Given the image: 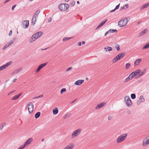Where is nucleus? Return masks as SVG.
Returning <instances> with one entry per match:
<instances>
[{
  "label": "nucleus",
  "instance_id": "obj_1",
  "mask_svg": "<svg viewBox=\"0 0 149 149\" xmlns=\"http://www.w3.org/2000/svg\"><path fill=\"white\" fill-rule=\"evenodd\" d=\"M130 17H128L122 19L118 22V26L120 27H122L125 26L130 20Z\"/></svg>",
  "mask_w": 149,
  "mask_h": 149
},
{
  "label": "nucleus",
  "instance_id": "obj_2",
  "mask_svg": "<svg viewBox=\"0 0 149 149\" xmlns=\"http://www.w3.org/2000/svg\"><path fill=\"white\" fill-rule=\"evenodd\" d=\"M69 6V5L67 3H61L58 6L59 8L62 11L66 10Z\"/></svg>",
  "mask_w": 149,
  "mask_h": 149
},
{
  "label": "nucleus",
  "instance_id": "obj_3",
  "mask_svg": "<svg viewBox=\"0 0 149 149\" xmlns=\"http://www.w3.org/2000/svg\"><path fill=\"white\" fill-rule=\"evenodd\" d=\"M125 54V52H123L118 54L113 60L112 62L114 63L120 60L124 56Z\"/></svg>",
  "mask_w": 149,
  "mask_h": 149
},
{
  "label": "nucleus",
  "instance_id": "obj_4",
  "mask_svg": "<svg viewBox=\"0 0 149 149\" xmlns=\"http://www.w3.org/2000/svg\"><path fill=\"white\" fill-rule=\"evenodd\" d=\"M127 135V133H125L120 136L117 138L116 141L117 143H120L124 140L126 139Z\"/></svg>",
  "mask_w": 149,
  "mask_h": 149
},
{
  "label": "nucleus",
  "instance_id": "obj_5",
  "mask_svg": "<svg viewBox=\"0 0 149 149\" xmlns=\"http://www.w3.org/2000/svg\"><path fill=\"white\" fill-rule=\"evenodd\" d=\"M81 131L82 130L81 129H79L74 131L72 134V138L73 139L79 135Z\"/></svg>",
  "mask_w": 149,
  "mask_h": 149
},
{
  "label": "nucleus",
  "instance_id": "obj_6",
  "mask_svg": "<svg viewBox=\"0 0 149 149\" xmlns=\"http://www.w3.org/2000/svg\"><path fill=\"white\" fill-rule=\"evenodd\" d=\"M124 101L127 107H130L132 104V102L130 97L125 96L124 98Z\"/></svg>",
  "mask_w": 149,
  "mask_h": 149
},
{
  "label": "nucleus",
  "instance_id": "obj_7",
  "mask_svg": "<svg viewBox=\"0 0 149 149\" xmlns=\"http://www.w3.org/2000/svg\"><path fill=\"white\" fill-rule=\"evenodd\" d=\"M27 107L30 114L31 113L33 110L34 105L32 102H29L27 105Z\"/></svg>",
  "mask_w": 149,
  "mask_h": 149
},
{
  "label": "nucleus",
  "instance_id": "obj_8",
  "mask_svg": "<svg viewBox=\"0 0 149 149\" xmlns=\"http://www.w3.org/2000/svg\"><path fill=\"white\" fill-rule=\"evenodd\" d=\"M149 144V135L146 137L143 140L142 145L145 147Z\"/></svg>",
  "mask_w": 149,
  "mask_h": 149
},
{
  "label": "nucleus",
  "instance_id": "obj_9",
  "mask_svg": "<svg viewBox=\"0 0 149 149\" xmlns=\"http://www.w3.org/2000/svg\"><path fill=\"white\" fill-rule=\"evenodd\" d=\"M12 63V61H9L7 63H6V64L3 65L0 67V71H1L4 69H6V68H7L8 66L10 65L11 63Z\"/></svg>",
  "mask_w": 149,
  "mask_h": 149
},
{
  "label": "nucleus",
  "instance_id": "obj_10",
  "mask_svg": "<svg viewBox=\"0 0 149 149\" xmlns=\"http://www.w3.org/2000/svg\"><path fill=\"white\" fill-rule=\"evenodd\" d=\"M141 69H138L136 70L135 71L133 72V76L131 77V79H133L134 77H135V78H138V77H136L139 74V73L141 72Z\"/></svg>",
  "mask_w": 149,
  "mask_h": 149
},
{
  "label": "nucleus",
  "instance_id": "obj_11",
  "mask_svg": "<svg viewBox=\"0 0 149 149\" xmlns=\"http://www.w3.org/2000/svg\"><path fill=\"white\" fill-rule=\"evenodd\" d=\"M22 25L23 26V27L24 29L28 28L29 25V21L25 20L22 23Z\"/></svg>",
  "mask_w": 149,
  "mask_h": 149
},
{
  "label": "nucleus",
  "instance_id": "obj_12",
  "mask_svg": "<svg viewBox=\"0 0 149 149\" xmlns=\"http://www.w3.org/2000/svg\"><path fill=\"white\" fill-rule=\"evenodd\" d=\"M47 63H46L43 64H42L39 65L37 69H36V73L38 72L43 67L46 66L47 64Z\"/></svg>",
  "mask_w": 149,
  "mask_h": 149
},
{
  "label": "nucleus",
  "instance_id": "obj_13",
  "mask_svg": "<svg viewBox=\"0 0 149 149\" xmlns=\"http://www.w3.org/2000/svg\"><path fill=\"white\" fill-rule=\"evenodd\" d=\"M32 140L33 139L32 138H29L25 142L23 146L24 147H25L26 146L30 144L31 143L32 141Z\"/></svg>",
  "mask_w": 149,
  "mask_h": 149
},
{
  "label": "nucleus",
  "instance_id": "obj_14",
  "mask_svg": "<svg viewBox=\"0 0 149 149\" xmlns=\"http://www.w3.org/2000/svg\"><path fill=\"white\" fill-rule=\"evenodd\" d=\"M43 33V32H42L39 31L34 34V35L37 39L41 37Z\"/></svg>",
  "mask_w": 149,
  "mask_h": 149
},
{
  "label": "nucleus",
  "instance_id": "obj_15",
  "mask_svg": "<svg viewBox=\"0 0 149 149\" xmlns=\"http://www.w3.org/2000/svg\"><path fill=\"white\" fill-rule=\"evenodd\" d=\"M84 80L83 79L78 80L74 82V84L77 86L81 85L84 83Z\"/></svg>",
  "mask_w": 149,
  "mask_h": 149
},
{
  "label": "nucleus",
  "instance_id": "obj_16",
  "mask_svg": "<svg viewBox=\"0 0 149 149\" xmlns=\"http://www.w3.org/2000/svg\"><path fill=\"white\" fill-rule=\"evenodd\" d=\"M105 104V103L104 102L101 103L99 104H98L96 106L95 108V109H98L102 108L104 106Z\"/></svg>",
  "mask_w": 149,
  "mask_h": 149
},
{
  "label": "nucleus",
  "instance_id": "obj_17",
  "mask_svg": "<svg viewBox=\"0 0 149 149\" xmlns=\"http://www.w3.org/2000/svg\"><path fill=\"white\" fill-rule=\"evenodd\" d=\"M74 146L73 143H70L67 146L63 149H72Z\"/></svg>",
  "mask_w": 149,
  "mask_h": 149
},
{
  "label": "nucleus",
  "instance_id": "obj_18",
  "mask_svg": "<svg viewBox=\"0 0 149 149\" xmlns=\"http://www.w3.org/2000/svg\"><path fill=\"white\" fill-rule=\"evenodd\" d=\"M141 60L142 59L141 58H138L134 62V66H136L141 61Z\"/></svg>",
  "mask_w": 149,
  "mask_h": 149
},
{
  "label": "nucleus",
  "instance_id": "obj_19",
  "mask_svg": "<svg viewBox=\"0 0 149 149\" xmlns=\"http://www.w3.org/2000/svg\"><path fill=\"white\" fill-rule=\"evenodd\" d=\"M36 39V37H35V36L34 35V34L31 37V38H30L29 42H32L34 41H35Z\"/></svg>",
  "mask_w": 149,
  "mask_h": 149
},
{
  "label": "nucleus",
  "instance_id": "obj_20",
  "mask_svg": "<svg viewBox=\"0 0 149 149\" xmlns=\"http://www.w3.org/2000/svg\"><path fill=\"white\" fill-rule=\"evenodd\" d=\"M58 108L57 107H55L52 111L54 115H56L58 113Z\"/></svg>",
  "mask_w": 149,
  "mask_h": 149
},
{
  "label": "nucleus",
  "instance_id": "obj_21",
  "mask_svg": "<svg viewBox=\"0 0 149 149\" xmlns=\"http://www.w3.org/2000/svg\"><path fill=\"white\" fill-rule=\"evenodd\" d=\"M104 49L105 50L106 52H110L112 50V47L109 46H107V47H105Z\"/></svg>",
  "mask_w": 149,
  "mask_h": 149
},
{
  "label": "nucleus",
  "instance_id": "obj_22",
  "mask_svg": "<svg viewBox=\"0 0 149 149\" xmlns=\"http://www.w3.org/2000/svg\"><path fill=\"white\" fill-rule=\"evenodd\" d=\"M149 6V3H146L145 4L143 5L141 7L140 10L144 9L148 7Z\"/></svg>",
  "mask_w": 149,
  "mask_h": 149
},
{
  "label": "nucleus",
  "instance_id": "obj_23",
  "mask_svg": "<svg viewBox=\"0 0 149 149\" xmlns=\"http://www.w3.org/2000/svg\"><path fill=\"white\" fill-rule=\"evenodd\" d=\"M146 69H145L143 70L141 72L139 73V74L138 76V77H140L141 76L146 72Z\"/></svg>",
  "mask_w": 149,
  "mask_h": 149
},
{
  "label": "nucleus",
  "instance_id": "obj_24",
  "mask_svg": "<svg viewBox=\"0 0 149 149\" xmlns=\"http://www.w3.org/2000/svg\"><path fill=\"white\" fill-rule=\"evenodd\" d=\"M107 21V19H106V20L103 21L98 26L100 27L102 26H103Z\"/></svg>",
  "mask_w": 149,
  "mask_h": 149
},
{
  "label": "nucleus",
  "instance_id": "obj_25",
  "mask_svg": "<svg viewBox=\"0 0 149 149\" xmlns=\"http://www.w3.org/2000/svg\"><path fill=\"white\" fill-rule=\"evenodd\" d=\"M148 31V29H146L141 31L140 33V36H143L145 33Z\"/></svg>",
  "mask_w": 149,
  "mask_h": 149
},
{
  "label": "nucleus",
  "instance_id": "obj_26",
  "mask_svg": "<svg viewBox=\"0 0 149 149\" xmlns=\"http://www.w3.org/2000/svg\"><path fill=\"white\" fill-rule=\"evenodd\" d=\"M22 70V68L20 67L19 69L15 70L14 71L15 73V74H17V73L20 72Z\"/></svg>",
  "mask_w": 149,
  "mask_h": 149
},
{
  "label": "nucleus",
  "instance_id": "obj_27",
  "mask_svg": "<svg viewBox=\"0 0 149 149\" xmlns=\"http://www.w3.org/2000/svg\"><path fill=\"white\" fill-rule=\"evenodd\" d=\"M40 112H38L36 113L35 115V118L37 119L38 118L40 117Z\"/></svg>",
  "mask_w": 149,
  "mask_h": 149
},
{
  "label": "nucleus",
  "instance_id": "obj_28",
  "mask_svg": "<svg viewBox=\"0 0 149 149\" xmlns=\"http://www.w3.org/2000/svg\"><path fill=\"white\" fill-rule=\"evenodd\" d=\"M148 48H149V42L146 44L143 47H142V49H145Z\"/></svg>",
  "mask_w": 149,
  "mask_h": 149
},
{
  "label": "nucleus",
  "instance_id": "obj_29",
  "mask_svg": "<svg viewBox=\"0 0 149 149\" xmlns=\"http://www.w3.org/2000/svg\"><path fill=\"white\" fill-rule=\"evenodd\" d=\"M72 37H65V38H63V40H62V41H64V42H65V41H66L70 39H71V38H72Z\"/></svg>",
  "mask_w": 149,
  "mask_h": 149
},
{
  "label": "nucleus",
  "instance_id": "obj_30",
  "mask_svg": "<svg viewBox=\"0 0 149 149\" xmlns=\"http://www.w3.org/2000/svg\"><path fill=\"white\" fill-rule=\"evenodd\" d=\"M115 47L118 51H119L120 49V46L118 44H116L115 45Z\"/></svg>",
  "mask_w": 149,
  "mask_h": 149
},
{
  "label": "nucleus",
  "instance_id": "obj_31",
  "mask_svg": "<svg viewBox=\"0 0 149 149\" xmlns=\"http://www.w3.org/2000/svg\"><path fill=\"white\" fill-rule=\"evenodd\" d=\"M132 79H131V77H128L126 78L125 79V81H124V82H126L129 81L130 80Z\"/></svg>",
  "mask_w": 149,
  "mask_h": 149
},
{
  "label": "nucleus",
  "instance_id": "obj_32",
  "mask_svg": "<svg viewBox=\"0 0 149 149\" xmlns=\"http://www.w3.org/2000/svg\"><path fill=\"white\" fill-rule=\"evenodd\" d=\"M140 100H141V101H140V102H143L144 100V98L143 96L142 95L140 96Z\"/></svg>",
  "mask_w": 149,
  "mask_h": 149
},
{
  "label": "nucleus",
  "instance_id": "obj_33",
  "mask_svg": "<svg viewBox=\"0 0 149 149\" xmlns=\"http://www.w3.org/2000/svg\"><path fill=\"white\" fill-rule=\"evenodd\" d=\"M108 31H109V33H112L116 32L117 31V30L116 29H110L108 30Z\"/></svg>",
  "mask_w": 149,
  "mask_h": 149
},
{
  "label": "nucleus",
  "instance_id": "obj_34",
  "mask_svg": "<svg viewBox=\"0 0 149 149\" xmlns=\"http://www.w3.org/2000/svg\"><path fill=\"white\" fill-rule=\"evenodd\" d=\"M14 43V42H13V40H10V42L6 44L7 45L8 47L11 45L12 44Z\"/></svg>",
  "mask_w": 149,
  "mask_h": 149
},
{
  "label": "nucleus",
  "instance_id": "obj_35",
  "mask_svg": "<svg viewBox=\"0 0 149 149\" xmlns=\"http://www.w3.org/2000/svg\"><path fill=\"white\" fill-rule=\"evenodd\" d=\"M131 97L132 99H134L136 98V96L135 94L132 93L131 95Z\"/></svg>",
  "mask_w": 149,
  "mask_h": 149
},
{
  "label": "nucleus",
  "instance_id": "obj_36",
  "mask_svg": "<svg viewBox=\"0 0 149 149\" xmlns=\"http://www.w3.org/2000/svg\"><path fill=\"white\" fill-rule=\"evenodd\" d=\"M66 91V89L65 88H63L62 89L60 93L61 94H63L64 92Z\"/></svg>",
  "mask_w": 149,
  "mask_h": 149
},
{
  "label": "nucleus",
  "instance_id": "obj_37",
  "mask_svg": "<svg viewBox=\"0 0 149 149\" xmlns=\"http://www.w3.org/2000/svg\"><path fill=\"white\" fill-rule=\"evenodd\" d=\"M5 125V123H3L1 124V126L0 127V130H1L3 127Z\"/></svg>",
  "mask_w": 149,
  "mask_h": 149
},
{
  "label": "nucleus",
  "instance_id": "obj_38",
  "mask_svg": "<svg viewBox=\"0 0 149 149\" xmlns=\"http://www.w3.org/2000/svg\"><path fill=\"white\" fill-rule=\"evenodd\" d=\"M19 97H18L17 95H16L14 97H13L12 99V100H16L18 99Z\"/></svg>",
  "mask_w": 149,
  "mask_h": 149
},
{
  "label": "nucleus",
  "instance_id": "obj_39",
  "mask_svg": "<svg viewBox=\"0 0 149 149\" xmlns=\"http://www.w3.org/2000/svg\"><path fill=\"white\" fill-rule=\"evenodd\" d=\"M71 116V114L70 113H68L66 114V115L65 116V117H64V118L65 119H66L70 116Z\"/></svg>",
  "mask_w": 149,
  "mask_h": 149
},
{
  "label": "nucleus",
  "instance_id": "obj_40",
  "mask_svg": "<svg viewBox=\"0 0 149 149\" xmlns=\"http://www.w3.org/2000/svg\"><path fill=\"white\" fill-rule=\"evenodd\" d=\"M130 63H127L126 64L125 69H127L130 66Z\"/></svg>",
  "mask_w": 149,
  "mask_h": 149
},
{
  "label": "nucleus",
  "instance_id": "obj_41",
  "mask_svg": "<svg viewBox=\"0 0 149 149\" xmlns=\"http://www.w3.org/2000/svg\"><path fill=\"white\" fill-rule=\"evenodd\" d=\"M40 10H37L35 13V14H34V15L35 16H37L40 13Z\"/></svg>",
  "mask_w": 149,
  "mask_h": 149
},
{
  "label": "nucleus",
  "instance_id": "obj_42",
  "mask_svg": "<svg viewBox=\"0 0 149 149\" xmlns=\"http://www.w3.org/2000/svg\"><path fill=\"white\" fill-rule=\"evenodd\" d=\"M36 21H35L34 20H33V19H32V24L33 26H34L35 24L36 23Z\"/></svg>",
  "mask_w": 149,
  "mask_h": 149
},
{
  "label": "nucleus",
  "instance_id": "obj_43",
  "mask_svg": "<svg viewBox=\"0 0 149 149\" xmlns=\"http://www.w3.org/2000/svg\"><path fill=\"white\" fill-rule=\"evenodd\" d=\"M8 47V46L6 44L2 48V49L3 50H4L5 49H6V48H7Z\"/></svg>",
  "mask_w": 149,
  "mask_h": 149
},
{
  "label": "nucleus",
  "instance_id": "obj_44",
  "mask_svg": "<svg viewBox=\"0 0 149 149\" xmlns=\"http://www.w3.org/2000/svg\"><path fill=\"white\" fill-rule=\"evenodd\" d=\"M120 3L118 5H117L116 6V7L115 8V10H116L117 9H118L119 8V7L120 6Z\"/></svg>",
  "mask_w": 149,
  "mask_h": 149
},
{
  "label": "nucleus",
  "instance_id": "obj_45",
  "mask_svg": "<svg viewBox=\"0 0 149 149\" xmlns=\"http://www.w3.org/2000/svg\"><path fill=\"white\" fill-rule=\"evenodd\" d=\"M125 9V8L124 6H121V7H120V10H123Z\"/></svg>",
  "mask_w": 149,
  "mask_h": 149
},
{
  "label": "nucleus",
  "instance_id": "obj_46",
  "mask_svg": "<svg viewBox=\"0 0 149 149\" xmlns=\"http://www.w3.org/2000/svg\"><path fill=\"white\" fill-rule=\"evenodd\" d=\"M75 4V2L74 1H72V3H71V6L72 7L74 6V5Z\"/></svg>",
  "mask_w": 149,
  "mask_h": 149
},
{
  "label": "nucleus",
  "instance_id": "obj_47",
  "mask_svg": "<svg viewBox=\"0 0 149 149\" xmlns=\"http://www.w3.org/2000/svg\"><path fill=\"white\" fill-rule=\"evenodd\" d=\"M12 30H11L10 31L9 33L8 34V35L9 36H11L12 35Z\"/></svg>",
  "mask_w": 149,
  "mask_h": 149
},
{
  "label": "nucleus",
  "instance_id": "obj_48",
  "mask_svg": "<svg viewBox=\"0 0 149 149\" xmlns=\"http://www.w3.org/2000/svg\"><path fill=\"white\" fill-rule=\"evenodd\" d=\"M17 39V38L16 37H15L14 38L13 40H13V42H14L16 41V40Z\"/></svg>",
  "mask_w": 149,
  "mask_h": 149
},
{
  "label": "nucleus",
  "instance_id": "obj_49",
  "mask_svg": "<svg viewBox=\"0 0 149 149\" xmlns=\"http://www.w3.org/2000/svg\"><path fill=\"white\" fill-rule=\"evenodd\" d=\"M72 67H70L69 68H68L66 70V71H69V70H71L72 69Z\"/></svg>",
  "mask_w": 149,
  "mask_h": 149
},
{
  "label": "nucleus",
  "instance_id": "obj_50",
  "mask_svg": "<svg viewBox=\"0 0 149 149\" xmlns=\"http://www.w3.org/2000/svg\"><path fill=\"white\" fill-rule=\"evenodd\" d=\"M36 16L34 15L32 19H33V20H34L35 21H36Z\"/></svg>",
  "mask_w": 149,
  "mask_h": 149
},
{
  "label": "nucleus",
  "instance_id": "obj_51",
  "mask_svg": "<svg viewBox=\"0 0 149 149\" xmlns=\"http://www.w3.org/2000/svg\"><path fill=\"white\" fill-rule=\"evenodd\" d=\"M16 5H14L12 7V11H13L14 9L16 7Z\"/></svg>",
  "mask_w": 149,
  "mask_h": 149
},
{
  "label": "nucleus",
  "instance_id": "obj_52",
  "mask_svg": "<svg viewBox=\"0 0 149 149\" xmlns=\"http://www.w3.org/2000/svg\"><path fill=\"white\" fill-rule=\"evenodd\" d=\"M25 147L24 146H20L19 148H18L17 149H23Z\"/></svg>",
  "mask_w": 149,
  "mask_h": 149
},
{
  "label": "nucleus",
  "instance_id": "obj_53",
  "mask_svg": "<svg viewBox=\"0 0 149 149\" xmlns=\"http://www.w3.org/2000/svg\"><path fill=\"white\" fill-rule=\"evenodd\" d=\"M112 118V117L111 116H109L108 117V119L109 120H111Z\"/></svg>",
  "mask_w": 149,
  "mask_h": 149
},
{
  "label": "nucleus",
  "instance_id": "obj_54",
  "mask_svg": "<svg viewBox=\"0 0 149 149\" xmlns=\"http://www.w3.org/2000/svg\"><path fill=\"white\" fill-rule=\"evenodd\" d=\"M124 6H125L126 8H125V9H127L129 5L128 4H125L124 5Z\"/></svg>",
  "mask_w": 149,
  "mask_h": 149
},
{
  "label": "nucleus",
  "instance_id": "obj_55",
  "mask_svg": "<svg viewBox=\"0 0 149 149\" xmlns=\"http://www.w3.org/2000/svg\"><path fill=\"white\" fill-rule=\"evenodd\" d=\"M127 113L128 114H130L131 113V111L130 110H128L127 111Z\"/></svg>",
  "mask_w": 149,
  "mask_h": 149
},
{
  "label": "nucleus",
  "instance_id": "obj_56",
  "mask_svg": "<svg viewBox=\"0 0 149 149\" xmlns=\"http://www.w3.org/2000/svg\"><path fill=\"white\" fill-rule=\"evenodd\" d=\"M52 20V18L50 17L49 18V19L48 20V22L49 23L50 22H51Z\"/></svg>",
  "mask_w": 149,
  "mask_h": 149
},
{
  "label": "nucleus",
  "instance_id": "obj_57",
  "mask_svg": "<svg viewBox=\"0 0 149 149\" xmlns=\"http://www.w3.org/2000/svg\"><path fill=\"white\" fill-rule=\"evenodd\" d=\"M133 72H132V73H130V74L129 77H131L132 76H133Z\"/></svg>",
  "mask_w": 149,
  "mask_h": 149
},
{
  "label": "nucleus",
  "instance_id": "obj_58",
  "mask_svg": "<svg viewBox=\"0 0 149 149\" xmlns=\"http://www.w3.org/2000/svg\"><path fill=\"white\" fill-rule=\"evenodd\" d=\"M77 100V99H75V100H74L73 101H72L71 102H70V104H72V103H74Z\"/></svg>",
  "mask_w": 149,
  "mask_h": 149
},
{
  "label": "nucleus",
  "instance_id": "obj_59",
  "mask_svg": "<svg viewBox=\"0 0 149 149\" xmlns=\"http://www.w3.org/2000/svg\"><path fill=\"white\" fill-rule=\"evenodd\" d=\"M109 32V31H107L104 34V36H106Z\"/></svg>",
  "mask_w": 149,
  "mask_h": 149
},
{
  "label": "nucleus",
  "instance_id": "obj_60",
  "mask_svg": "<svg viewBox=\"0 0 149 149\" xmlns=\"http://www.w3.org/2000/svg\"><path fill=\"white\" fill-rule=\"evenodd\" d=\"M115 10V9L114 8V9L110 11V12L112 13L114 12L115 10Z\"/></svg>",
  "mask_w": 149,
  "mask_h": 149
},
{
  "label": "nucleus",
  "instance_id": "obj_61",
  "mask_svg": "<svg viewBox=\"0 0 149 149\" xmlns=\"http://www.w3.org/2000/svg\"><path fill=\"white\" fill-rule=\"evenodd\" d=\"M43 97V95H40L39 96H38V98H40V97Z\"/></svg>",
  "mask_w": 149,
  "mask_h": 149
},
{
  "label": "nucleus",
  "instance_id": "obj_62",
  "mask_svg": "<svg viewBox=\"0 0 149 149\" xmlns=\"http://www.w3.org/2000/svg\"><path fill=\"white\" fill-rule=\"evenodd\" d=\"M78 46H81V42H79L78 43Z\"/></svg>",
  "mask_w": 149,
  "mask_h": 149
},
{
  "label": "nucleus",
  "instance_id": "obj_63",
  "mask_svg": "<svg viewBox=\"0 0 149 149\" xmlns=\"http://www.w3.org/2000/svg\"><path fill=\"white\" fill-rule=\"evenodd\" d=\"M142 22V21H139L137 23V24L138 25V24H140Z\"/></svg>",
  "mask_w": 149,
  "mask_h": 149
},
{
  "label": "nucleus",
  "instance_id": "obj_64",
  "mask_svg": "<svg viewBox=\"0 0 149 149\" xmlns=\"http://www.w3.org/2000/svg\"><path fill=\"white\" fill-rule=\"evenodd\" d=\"M22 94V93H19L18 95H17L19 97Z\"/></svg>",
  "mask_w": 149,
  "mask_h": 149
}]
</instances>
